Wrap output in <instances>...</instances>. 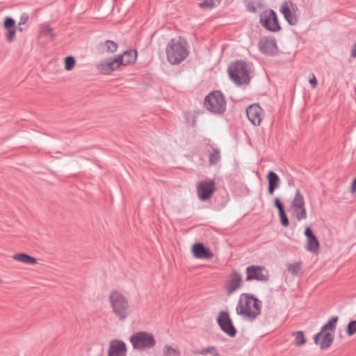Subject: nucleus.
<instances>
[{
    "label": "nucleus",
    "instance_id": "f257e3e1",
    "mask_svg": "<svg viewBox=\"0 0 356 356\" xmlns=\"http://www.w3.org/2000/svg\"><path fill=\"white\" fill-rule=\"evenodd\" d=\"M261 302L253 295L243 293L239 298L236 310L243 319L252 321L261 314Z\"/></svg>",
    "mask_w": 356,
    "mask_h": 356
},
{
    "label": "nucleus",
    "instance_id": "f03ea898",
    "mask_svg": "<svg viewBox=\"0 0 356 356\" xmlns=\"http://www.w3.org/2000/svg\"><path fill=\"white\" fill-rule=\"evenodd\" d=\"M136 58V51H126L122 55H119L115 58H108L102 60L97 64V68L103 74H108L118 69L120 65L134 63Z\"/></svg>",
    "mask_w": 356,
    "mask_h": 356
},
{
    "label": "nucleus",
    "instance_id": "7ed1b4c3",
    "mask_svg": "<svg viewBox=\"0 0 356 356\" xmlns=\"http://www.w3.org/2000/svg\"><path fill=\"white\" fill-rule=\"evenodd\" d=\"M167 59L172 65H177L188 56L187 42L179 38L171 39L166 47Z\"/></svg>",
    "mask_w": 356,
    "mask_h": 356
},
{
    "label": "nucleus",
    "instance_id": "20e7f679",
    "mask_svg": "<svg viewBox=\"0 0 356 356\" xmlns=\"http://www.w3.org/2000/svg\"><path fill=\"white\" fill-rule=\"evenodd\" d=\"M108 299L113 312L118 320L124 321L131 314V306L122 294L113 291L109 295Z\"/></svg>",
    "mask_w": 356,
    "mask_h": 356
},
{
    "label": "nucleus",
    "instance_id": "39448f33",
    "mask_svg": "<svg viewBox=\"0 0 356 356\" xmlns=\"http://www.w3.org/2000/svg\"><path fill=\"white\" fill-rule=\"evenodd\" d=\"M204 108L214 115L222 114L226 110V101L221 92L216 90L206 96Z\"/></svg>",
    "mask_w": 356,
    "mask_h": 356
},
{
    "label": "nucleus",
    "instance_id": "423d86ee",
    "mask_svg": "<svg viewBox=\"0 0 356 356\" xmlns=\"http://www.w3.org/2000/svg\"><path fill=\"white\" fill-rule=\"evenodd\" d=\"M231 79L236 85L248 83L250 81V69L244 61H236L229 65L228 68Z\"/></svg>",
    "mask_w": 356,
    "mask_h": 356
},
{
    "label": "nucleus",
    "instance_id": "0eeeda50",
    "mask_svg": "<svg viewBox=\"0 0 356 356\" xmlns=\"http://www.w3.org/2000/svg\"><path fill=\"white\" fill-rule=\"evenodd\" d=\"M133 348L138 350H145L153 348L156 341L153 334L145 331L134 333L130 337Z\"/></svg>",
    "mask_w": 356,
    "mask_h": 356
},
{
    "label": "nucleus",
    "instance_id": "6e6552de",
    "mask_svg": "<svg viewBox=\"0 0 356 356\" xmlns=\"http://www.w3.org/2000/svg\"><path fill=\"white\" fill-rule=\"evenodd\" d=\"M291 210L293 216L298 221L307 218L305 202L303 195L300 190H296L295 195L291 203Z\"/></svg>",
    "mask_w": 356,
    "mask_h": 356
},
{
    "label": "nucleus",
    "instance_id": "1a4fd4ad",
    "mask_svg": "<svg viewBox=\"0 0 356 356\" xmlns=\"http://www.w3.org/2000/svg\"><path fill=\"white\" fill-rule=\"evenodd\" d=\"M260 23L268 31H279L281 29L277 17L273 10H266L260 15Z\"/></svg>",
    "mask_w": 356,
    "mask_h": 356
},
{
    "label": "nucleus",
    "instance_id": "9d476101",
    "mask_svg": "<svg viewBox=\"0 0 356 356\" xmlns=\"http://www.w3.org/2000/svg\"><path fill=\"white\" fill-rule=\"evenodd\" d=\"M280 11L290 25L297 24L299 18V10L296 4L291 1H285L281 5Z\"/></svg>",
    "mask_w": 356,
    "mask_h": 356
},
{
    "label": "nucleus",
    "instance_id": "9b49d317",
    "mask_svg": "<svg viewBox=\"0 0 356 356\" xmlns=\"http://www.w3.org/2000/svg\"><path fill=\"white\" fill-rule=\"evenodd\" d=\"M216 189L214 179H207L200 181L197 188V193L199 199L205 201L210 198Z\"/></svg>",
    "mask_w": 356,
    "mask_h": 356
},
{
    "label": "nucleus",
    "instance_id": "f8f14e48",
    "mask_svg": "<svg viewBox=\"0 0 356 356\" xmlns=\"http://www.w3.org/2000/svg\"><path fill=\"white\" fill-rule=\"evenodd\" d=\"M245 273L247 274L246 281H266L268 278V271L261 266H249L246 268Z\"/></svg>",
    "mask_w": 356,
    "mask_h": 356
},
{
    "label": "nucleus",
    "instance_id": "ddd939ff",
    "mask_svg": "<svg viewBox=\"0 0 356 356\" xmlns=\"http://www.w3.org/2000/svg\"><path fill=\"white\" fill-rule=\"evenodd\" d=\"M246 114L250 122L254 126L260 125L264 117L263 109L257 104L250 105L246 108Z\"/></svg>",
    "mask_w": 356,
    "mask_h": 356
},
{
    "label": "nucleus",
    "instance_id": "4468645a",
    "mask_svg": "<svg viewBox=\"0 0 356 356\" xmlns=\"http://www.w3.org/2000/svg\"><path fill=\"white\" fill-rule=\"evenodd\" d=\"M218 325L221 330L229 337H234L236 335V330L232 323L228 313L222 312L219 314L217 318Z\"/></svg>",
    "mask_w": 356,
    "mask_h": 356
},
{
    "label": "nucleus",
    "instance_id": "2eb2a0df",
    "mask_svg": "<svg viewBox=\"0 0 356 356\" xmlns=\"http://www.w3.org/2000/svg\"><path fill=\"white\" fill-rule=\"evenodd\" d=\"M259 50L266 55H273L277 51L276 41L273 38L263 37L259 42Z\"/></svg>",
    "mask_w": 356,
    "mask_h": 356
},
{
    "label": "nucleus",
    "instance_id": "dca6fc26",
    "mask_svg": "<svg viewBox=\"0 0 356 356\" xmlns=\"http://www.w3.org/2000/svg\"><path fill=\"white\" fill-rule=\"evenodd\" d=\"M3 26L6 30L5 38L8 42H12L15 40L17 30L22 31L21 27H17L15 26V21L12 17H6Z\"/></svg>",
    "mask_w": 356,
    "mask_h": 356
},
{
    "label": "nucleus",
    "instance_id": "f3484780",
    "mask_svg": "<svg viewBox=\"0 0 356 356\" xmlns=\"http://www.w3.org/2000/svg\"><path fill=\"white\" fill-rule=\"evenodd\" d=\"M305 235L307 237L306 250L312 253H317L319 250L320 244L317 238L309 227L306 228Z\"/></svg>",
    "mask_w": 356,
    "mask_h": 356
},
{
    "label": "nucleus",
    "instance_id": "a211bd4d",
    "mask_svg": "<svg viewBox=\"0 0 356 356\" xmlns=\"http://www.w3.org/2000/svg\"><path fill=\"white\" fill-rule=\"evenodd\" d=\"M126 345L122 341H113L111 342L108 350V356H126Z\"/></svg>",
    "mask_w": 356,
    "mask_h": 356
},
{
    "label": "nucleus",
    "instance_id": "6ab92c4d",
    "mask_svg": "<svg viewBox=\"0 0 356 356\" xmlns=\"http://www.w3.org/2000/svg\"><path fill=\"white\" fill-rule=\"evenodd\" d=\"M338 319L337 316H332L323 326H322L321 331L314 337V341L316 344L318 343L319 339L323 333H332L335 330Z\"/></svg>",
    "mask_w": 356,
    "mask_h": 356
},
{
    "label": "nucleus",
    "instance_id": "aec40b11",
    "mask_svg": "<svg viewBox=\"0 0 356 356\" xmlns=\"http://www.w3.org/2000/svg\"><path fill=\"white\" fill-rule=\"evenodd\" d=\"M193 254L195 258L209 259L212 258L213 253L206 248L202 243H195L193 246Z\"/></svg>",
    "mask_w": 356,
    "mask_h": 356
},
{
    "label": "nucleus",
    "instance_id": "412c9836",
    "mask_svg": "<svg viewBox=\"0 0 356 356\" xmlns=\"http://www.w3.org/2000/svg\"><path fill=\"white\" fill-rule=\"evenodd\" d=\"M242 282V275L237 273L234 272L229 279V283L227 287V291L228 294H232L240 288Z\"/></svg>",
    "mask_w": 356,
    "mask_h": 356
},
{
    "label": "nucleus",
    "instance_id": "4be33fe9",
    "mask_svg": "<svg viewBox=\"0 0 356 356\" xmlns=\"http://www.w3.org/2000/svg\"><path fill=\"white\" fill-rule=\"evenodd\" d=\"M267 179L268 181V191L269 194L272 195L280 186V178L275 172L270 171L267 175Z\"/></svg>",
    "mask_w": 356,
    "mask_h": 356
},
{
    "label": "nucleus",
    "instance_id": "5701e85b",
    "mask_svg": "<svg viewBox=\"0 0 356 356\" xmlns=\"http://www.w3.org/2000/svg\"><path fill=\"white\" fill-rule=\"evenodd\" d=\"M245 6L248 11L255 13L264 8V0H246Z\"/></svg>",
    "mask_w": 356,
    "mask_h": 356
},
{
    "label": "nucleus",
    "instance_id": "b1692460",
    "mask_svg": "<svg viewBox=\"0 0 356 356\" xmlns=\"http://www.w3.org/2000/svg\"><path fill=\"white\" fill-rule=\"evenodd\" d=\"M181 350L175 344H165L162 348V356H180Z\"/></svg>",
    "mask_w": 356,
    "mask_h": 356
},
{
    "label": "nucleus",
    "instance_id": "393cba45",
    "mask_svg": "<svg viewBox=\"0 0 356 356\" xmlns=\"http://www.w3.org/2000/svg\"><path fill=\"white\" fill-rule=\"evenodd\" d=\"M13 259L24 264L34 265L37 263L35 258L24 253H19L13 255Z\"/></svg>",
    "mask_w": 356,
    "mask_h": 356
},
{
    "label": "nucleus",
    "instance_id": "a878e982",
    "mask_svg": "<svg viewBox=\"0 0 356 356\" xmlns=\"http://www.w3.org/2000/svg\"><path fill=\"white\" fill-rule=\"evenodd\" d=\"M320 338H322L319 343L321 349L329 348L334 340L333 334L330 332L323 333Z\"/></svg>",
    "mask_w": 356,
    "mask_h": 356
},
{
    "label": "nucleus",
    "instance_id": "bb28decb",
    "mask_svg": "<svg viewBox=\"0 0 356 356\" xmlns=\"http://www.w3.org/2000/svg\"><path fill=\"white\" fill-rule=\"evenodd\" d=\"M221 159L220 151L218 148H213L209 154V162L210 165L218 164Z\"/></svg>",
    "mask_w": 356,
    "mask_h": 356
},
{
    "label": "nucleus",
    "instance_id": "cd10ccee",
    "mask_svg": "<svg viewBox=\"0 0 356 356\" xmlns=\"http://www.w3.org/2000/svg\"><path fill=\"white\" fill-rule=\"evenodd\" d=\"M292 336L294 337V344L297 346H300L306 343V339L303 332L296 331L292 333Z\"/></svg>",
    "mask_w": 356,
    "mask_h": 356
},
{
    "label": "nucleus",
    "instance_id": "c85d7f7f",
    "mask_svg": "<svg viewBox=\"0 0 356 356\" xmlns=\"http://www.w3.org/2000/svg\"><path fill=\"white\" fill-rule=\"evenodd\" d=\"M197 353L201 355L211 354L212 356H220L218 350L215 346H207L201 349Z\"/></svg>",
    "mask_w": 356,
    "mask_h": 356
},
{
    "label": "nucleus",
    "instance_id": "c756f323",
    "mask_svg": "<svg viewBox=\"0 0 356 356\" xmlns=\"http://www.w3.org/2000/svg\"><path fill=\"white\" fill-rule=\"evenodd\" d=\"M222 0H204L200 3L202 9H212L216 7Z\"/></svg>",
    "mask_w": 356,
    "mask_h": 356
},
{
    "label": "nucleus",
    "instance_id": "7c9ffc66",
    "mask_svg": "<svg viewBox=\"0 0 356 356\" xmlns=\"http://www.w3.org/2000/svg\"><path fill=\"white\" fill-rule=\"evenodd\" d=\"M288 270L295 276H297L300 274L301 269V263L300 262H294L289 263L287 264Z\"/></svg>",
    "mask_w": 356,
    "mask_h": 356
},
{
    "label": "nucleus",
    "instance_id": "2f4dec72",
    "mask_svg": "<svg viewBox=\"0 0 356 356\" xmlns=\"http://www.w3.org/2000/svg\"><path fill=\"white\" fill-rule=\"evenodd\" d=\"M75 65V59L73 56H67L65 59V68L67 71H70L73 69Z\"/></svg>",
    "mask_w": 356,
    "mask_h": 356
},
{
    "label": "nucleus",
    "instance_id": "473e14b6",
    "mask_svg": "<svg viewBox=\"0 0 356 356\" xmlns=\"http://www.w3.org/2000/svg\"><path fill=\"white\" fill-rule=\"evenodd\" d=\"M356 333V321H351L347 326V334L353 336Z\"/></svg>",
    "mask_w": 356,
    "mask_h": 356
},
{
    "label": "nucleus",
    "instance_id": "72a5a7b5",
    "mask_svg": "<svg viewBox=\"0 0 356 356\" xmlns=\"http://www.w3.org/2000/svg\"><path fill=\"white\" fill-rule=\"evenodd\" d=\"M105 47L108 51L114 52L117 50L118 44L113 41L106 40Z\"/></svg>",
    "mask_w": 356,
    "mask_h": 356
},
{
    "label": "nucleus",
    "instance_id": "f704fd0d",
    "mask_svg": "<svg viewBox=\"0 0 356 356\" xmlns=\"http://www.w3.org/2000/svg\"><path fill=\"white\" fill-rule=\"evenodd\" d=\"M52 29L47 24H43L40 27V33L45 36H51Z\"/></svg>",
    "mask_w": 356,
    "mask_h": 356
},
{
    "label": "nucleus",
    "instance_id": "c9c22d12",
    "mask_svg": "<svg viewBox=\"0 0 356 356\" xmlns=\"http://www.w3.org/2000/svg\"><path fill=\"white\" fill-rule=\"evenodd\" d=\"M281 224L283 227H287L289 224L287 216L284 211H281L279 213Z\"/></svg>",
    "mask_w": 356,
    "mask_h": 356
},
{
    "label": "nucleus",
    "instance_id": "e433bc0d",
    "mask_svg": "<svg viewBox=\"0 0 356 356\" xmlns=\"http://www.w3.org/2000/svg\"><path fill=\"white\" fill-rule=\"evenodd\" d=\"M28 20H29V15L26 13H23L19 18V21L17 24V27H20L21 26L24 25L25 24H26Z\"/></svg>",
    "mask_w": 356,
    "mask_h": 356
},
{
    "label": "nucleus",
    "instance_id": "4c0bfd02",
    "mask_svg": "<svg viewBox=\"0 0 356 356\" xmlns=\"http://www.w3.org/2000/svg\"><path fill=\"white\" fill-rule=\"evenodd\" d=\"M309 82L313 88H316L317 87V80L314 74H312V77L309 79Z\"/></svg>",
    "mask_w": 356,
    "mask_h": 356
},
{
    "label": "nucleus",
    "instance_id": "58836bf2",
    "mask_svg": "<svg viewBox=\"0 0 356 356\" xmlns=\"http://www.w3.org/2000/svg\"><path fill=\"white\" fill-rule=\"evenodd\" d=\"M275 206L277 208L279 213L284 211L282 203L278 197L275 198Z\"/></svg>",
    "mask_w": 356,
    "mask_h": 356
},
{
    "label": "nucleus",
    "instance_id": "ea45409f",
    "mask_svg": "<svg viewBox=\"0 0 356 356\" xmlns=\"http://www.w3.org/2000/svg\"><path fill=\"white\" fill-rule=\"evenodd\" d=\"M350 56L352 58H356V42L353 44L352 47Z\"/></svg>",
    "mask_w": 356,
    "mask_h": 356
},
{
    "label": "nucleus",
    "instance_id": "a19ab883",
    "mask_svg": "<svg viewBox=\"0 0 356 356\" xmlns=\"http://www.w3.org/2000/svg\"><path fill=\"white\" fill-rule=\"evenodd\" d=\"M351 189L353 191H356V178L354 179L353 184H352V186H351Z\"/></svg>",
    "mask_w": 356,
    "mask_h": 356
},
{
    "label": "nucleus",
    "instance_id": "79ce46f5",
    "mask_svg": "<svg viewBox=\"0 0 356 356\" xmlns=\"http://www.w3.org/2000/svg\"><path fill=\"white\" fill-rule=\"evenodd\" d=\"M1 282H2V281H1V279L0 278V283H1Z\"/></svg>",
    "mask_w": 356,
    "mask_h": 356
}]
</instances>
